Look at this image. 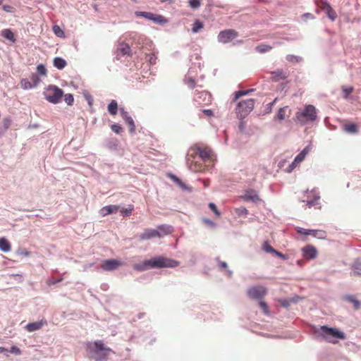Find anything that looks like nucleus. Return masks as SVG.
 Masks as SVG:
<instances>
[{"label":"nucleus","instance_id":"nucleus-1","mask_svg":"<svg viewBox=\"0 0 361 361\" xmlns=\"http://www.w3.org/2000/svg\"><path fill=\"white\" fill-rule=\"evenodd\" d=\"M212 151L208 147L197 143L190 147L187 154V161L190 169L194 172H202L204 171V166L199 162L200 159L203 162L212 159Z\"/></svg>","mask_w":361,"mask_h":361},{"label":"nucleus","instance_id":"nucleus-2","mask_svg":"<svg viewBox=\"0 0 361 361\" xmlns=\"http://www.w3.org/2000/svg\"><path fill=\"white\" fill-rule=\"evenodd\" d=\"M179 262L162 256L156 257L141 263L135 264L133 269L137 271H143L152 268L176 267Z\"/></svg>","mask_w":361,"mask_h":361},{"label":"nucleus","instance_id":"nucleus-3","mask_svg":"<svg viewBox=\"0 0 361 361\" xmlns=\"http://www.w3.org/2000/svg\"><path fill=\"white\" fill-rule=\"evenodd\" d=\"M316 334L328 342L334 344L338 342V339L343 340L345 338V335L343 332L340 331L336 328L327 326H322L319 330L316 331Z\"/></svg>","mask_w":361,"mask_h":361},{"label":"nucleus","instance_id":"nucleus-4","mask_svg":"<svg viewBox=\"0 0 361 361\" xmlns=\"http://www.w3.org/2000/svg\"><path fill=\"white\" fill-rule=\"evenodd\" d=\"M317 118L316 108L312 105H306L302 110L295 114V121L300 125H305L309 122L314 121Z\"/></svg>","mask_w":361,"mask_h":361},{"label":"nucleus","instance_id":"nucleus-5","mask_svg":"<svg viewBox=\"0 0 361 361\" xmlns=\"http://www.w3.org/2000/svg\"><path fill=\"white\" fill-rule=\"evenodd\" d=\"M47 101L53 104L59 103L63 94L62 90L55 85H49L44 92Z\"/></svg>","mask_w":361,"mask_h":361},{"label":"nucleus","instance_id":"nucleus-6","mask_svg":"<svg viewBox=\"0 0 361 361\" xmlns=\"http://www.w3.org/2000/svg\"><path fill=\"white\" fill-rule=\"evenodd\" d=\"M320 200L319 192L316 190L306 191L302 197V202H305V208H311L318 204V201Z\"/></svg>","mask_w":361,"mask_h":361},{"label":"nucleus","instance_id":"nucleus-7","mask_svg":"<svg viewBox=\"0 0 361 361\" xmlns=\"http://www.w3.org/2000/svg\"><path fill=\"white\" fill-rule=\"evenodd\" d=\"M255 105V100L249 99L242 101L238 104L236 108V113L240 116L244 117L247 116L253 109Z\"/></svg>","mask_w":361,"mask_h":361},{"label":"nucleus","instance_id":"nucleus-8","mask_svg":"<svg viewBox=\"0 0 361 361\" xmlns=\"http://www.w3.org/2000/svg\"><path fill=\"white\" fill-rule=\"evenodd\" d=\"M247 293L250 299L261 300L267 294V289L262 286H255L250 288Z\"/></svg>","mask_w":361,"mask_h":361},{"label":"nucleus","instance_id":"nucleus-9","mask_svg":"<svg viewBox=\"0 0 361 361\" xmlns=\"http://www.w3.org/2000/svg\"><path fill=\"white\" fill-rule=\"evenodd\" d=\"M93 345L95 348L93 352L98 354V356L95 357V361H102L106 359L108 355L107 353L110 352L111 349L106 347L102 341H96Z\"/></svg>","mask_w":361,"mask_h":361},{"label":"nucleus","instance_id":"nucleus-10","mask_svg":"<svg viewBox=\"0 0 361 361\" xmlns=\"http://www.w3.org/2000/svg\"><path fill=\"white\" fill-rule=\"evenodd\" d=\"M238 36L237 31L228 29L221 31L218 35V40L224 44L228 43Z\"/></svg>","mask_w":361,"mask_h":361},{"label":"nucleus","instance_id":"nucleus-11","mask_svg":"<svg viewBox=\"0 0 361 361\" xmlns=\"http://www.w3.org/2000/svg\"><path fill=\"white\" fill-rule=\"evenodd\" d=\"M296 231L299 234L305 235H310L318 239H325L326 238V232L323 230H311L297 227Z\"/></svg>","mask_w":361,"mask_h":361},{"label":"nucleus","instance_id":"nucleus-12","mask_svg":"<svg viewBox=\"0 0 361 361\" xmlns=\"http://www.w3.org/2000/svg\"><path fill=\"white\" fill-rule=\"evenodd\" d=\"M123 264L124 263L120 260L111 259L102 261L100 267L104 271H111L117 269Z\"/></svg>","mask_w":361,"mask_h":361},{"label":"nucleus","instance_id":"nucleus-13","mask_svg":"<svg viewBox=\"0 0 361 361\" xmlns=\"http://www.w3.org/2000/svg\"><path fill=\"white\" fill-rule=\"evenodd\" d=\"M135 15L138 17H143L152 20L154 23L160 24L166 23V19L164 16L161 15H156L150 12L137 11L135 12Z\"/></svg>","mask_w":361,"mask_h":361},{"label":"nucleus","instance_id":"nucleus-14","mask_svg":"<svg viewBox=\"0 0 361 361\" xmlns=\"http://www.w3.org/2000/svg\"><path fill=\"white\" fill-rule=\"evenodd\" d=\"M195 101L199 105H208L212 102V95L207 91L198 92L195 97Z\"/></svg>","mask_w":361,"mask_h":361},{"label":"nucleus","instance_id":"nucleus-15","mask_svg":"<svg viewBox=\"0 0 361 361\" xmlns=\"http://www.w3.org/2000/svg\"><path fill=\"white\" fill-rule=\"evenodd\" d=\"M320 8L324 12L326 13L328 18L332 21H334L336 19L337 14L329 3L326 1H321Z\"/></svg>","mask_w":361,"mask_h":361},{"label":"nucleus","instance_id":"nucleus-16","mask_svg":"<svg viewBox=\"0 0 361 361\" xmlns=\"http://www.w3.org/2000/svg\"><path fill=\"white\" fill-rule=\"evenodd\" d=\"M130 52L131 49L127 43L124 42H119L116 51V58L119 59L126 55L130 56Z\"/></svg>","mask_w":361,"mask_h":361},{"label":"nucleus","instance_id":"nucleus-17","mask_svg":"<svg viewBox=\"0 0 361 361\" xmlns=\"http://www.w3.org/2000/svg\"><path fill=\"white\" fill-rule=\"evenodd\" d=\"M302 256L306 259L310 260L315 259L317 255V249L310 245H308L302 248Z\"/></svg>","mask_w":361,"mask_h":361},{"label":"nucleus","instance_id":"nucleus-18","mask_svg":"<svg viewBox=\"0 0 361 361\" xmlns=\"http://www.w3.org/2000/svg\"><path fill=\"white\" fill-rule=\"evenodd\" d=\"M120 113H121V115L122 118H123V120L126 121V123H127V125L130 128V131L131 133L135 132V125L133 119L129 115L128 112L125 111L123 108H121L120 109Z\"/></svg>","mask_w":361,"mask_h":361},{"label":"nucleus","instance_id":"nucleus-19","mask_svg":"<svg viewBox=\"0 0 361 361\" xmlns=\"http://www.w3.org/2000/svg\"><path fill=\"white\" fill-rule=\"evenodd\" d=\"M160 235L156 229H145L143 233L139 235L138 238L140 240H148L154 238H158Z\"/></svg>","mask_w":361,"mask_h":361},{"label":"nucleus","instance_id":"nucleus-20","mask_svg":"<svg viewBox=\"0 0 361 361\" xmlns=\"http://www.w3.org/2000/svg\"><path fill=\"white\" fill-rule=\"evenodd\" d=\"M309 147H305L303 150L295 157L294 161L290 165V167H291L292 169L296 167L299 164H300L304 160L305 156L309 153Z\"/></svg>","mask_w":361,"mask_h":361},{"label":"nucleus","instance_id":"nucleus-21","mask_svg":"<svg viewBox=\"0 0 361 361\" xmlns=\"http://www.w3.org/2000/svg\"><path fill=\"white\" fill-rule=\"evenodd\" d=\"M47 320L42 319L39 322L28 323L26 325L25 329L27 331L32 332V331H35L42 329L44 325H47Z\"/></svg>","mask_w":361,"mask_h":361},{"label":"nucleus","instance_id":"nucleus-22","mask_svg":"<svg viewBox=\"0 0 361 361\" xmlns=\"http://www.w3.org/2000/svg\"><path fill=\"white\" fill-rule=\"evenodd\" d=\"M242 198L245 201H250L255 203L261 201V199L259 198L257 193L252 190L246 191L245 194L243 196H242Z\"/></svg>","mask_w":361,"mask_h":361},{"label":"nucleus","instance_id":"nucleus-23","mask_svg":"<svg viewBox=\"0 0 361 361\" xmlns=\"http://www.w3.org/2000/svg\"><path fill=\"white\" fill-rule=\"evenodd\" d=\"M156 230L160 235L158 238H162L164 235L172 233L173 231L172 226L166 224L158 226Z\"/></svg>","mask_w":361,"mask_h":361},{"label":"nucleus","instance_id":"nucleus-24","mask_svg":"<svg viewBox=\"0 0 361 361\" xmlns=\"http://www.w3.org/2000/svg\"><path fill=\"white\" fill-rule=\"evenodd\" d=\"M119 209H120L119 206L111 204V205L103 207L100 209L99 212L102 216H105L106 215H109V214H111L113 213H116V212L118 211Z\"/></svg>","mask_w":361,"mask_h":361},{"label":"nucleus","instance_id":"nucleus-25","mask_svg":"<svg viewBox=\"0 0 361 361\" xmlns=\"http://www.w3.org/2000/svg\"><path fill=\"white\" fill-rule=\"evenodd\" d=\"M287 78V73L283 70H277L271 73V80L274 82H278Z\"/></svg>","mask_w":361,"mask_h":361},{"label":"nucleus","instance_id":"nucleus-26","mask_svg":"<svg viewBox=\"0 0 361 361\" xmlns=\"http://www.w3.org/2000/svg\"><path fill=\"white\" fill-rule=\"evenodd\" d=\"M287 111H289V114L290 113V110L288 109V106H287L280 108L278 111L277 114L275 116V118L279 121H283L286 118V117L288 116L286 114Z\"/></svg>","mask_w":361,"mask_h":361},{"label":"nucleus","instance_id":"nucleus-27","mask_svg":"<svg viewBox=\"0 0 361 361\" xmlns=\"http://www.w3.org/2000/svg\"><path fill=\"white\" fill-rule=\"evenodd\" d=\"M343 128L348 133H357L358 132L357 125L353 123H347L343 125Z\"/></svg>","mask_w":361,"mask_h":361},{"label":"nucleus","instance_id":"nucleus-28","mask_svg":"<svg viewBox=\"0 0 361 361\" xmlns=\"http://www.w3.org/2000/svg\"><path fill=\"white\" fill-rule=\"evenodd\" d=\"M11 244L5 238H0V250L3 252H7L11 250Z\"/></svg>","mask_w":361,"mask_h":361},{"label":"nucleus","instance_id":"nucleus-29","mask_svg":"<svg viewBox=\"0 0 361 361\" xmlns=\"http://www.w3.org/2000/svg\"><path fill=\"white\" fill-rule=\"evenodd\" d=\"M1 36L4 38L14 42L16 41L15 35L10 29H4L1 31Z\"/></svg>","mask_w":361,"mask_h":361},{"label":"nucleus","instance_id":"nucleus-30","mask_svg":"<svg viewBox=\"0 0 361 361\" xmlns=\"http://www.w3.org/2000/svg\"><path fill=\"white\" fill-rule=\"evenodd\" d=\"M107 108H108V111L111 115L115 116L117 114L118 104L116 100H111V102L108 105Z\"/></svg>","mask_w":361,"mask_h":361},{"label":"nucleus","instance_id":"nucleus-31","mask_svg":"<svg viewBox=\"0 0 361 361\" xmlns=\"http://www.w3.org/2000/svg\"><path fill=\"white\" fill-rule=\"evenodd\" d=\"M345 300L353 304L355 310H359L361 307V303L353 295H346Z\"/></svg>","mask_w":361,"mask_h":361},{"label":"nucleus","instance_id":"nucleus-32","mask_svg":"<svg viewBox=\"0 0 361 361\" xmlns=\"http://www.w3.org/2000/svg\"><path fill=\"white\" fill-rule=\"evenodd\" d=\"M54 65L59 69H62L66 66V61L60 57H56L54 60Z\"/></svg>","mask_w":361,"mask_h":361},{"label":"nucleus","instance_id":"nucleus-33","mask_svg":"<svg viewBox=\"0 0 361 361\" xmlns=\"http://www.w3.org/2000/svg\"><path fill=\"white\" fill-rule=\"evenodd\" d=\"M20 87L23 89V90H29V89H32V88H34V85L31 83L30 81H29L26 78H23L20 80Z\"/></svg>","mask_w":361,"mask_h":361},{"label":"nucleus","instance_id":"nucleus-34","mask_svg":"<svg viewBox=\"0 0 361 361\" xmlns=\"http://www.w3.org/2000/svg\"><path fill=\"white\" fill-rule=\"evenodd\" d=\"M272 49V47L268 44H262L256 47V50L259 53H265Z\"/></svg>","mask_w":361,"mask_h":361},{"label":"nucleus","instance_id":"nucleus-35","mask_svg":"<svg viewBox=\"0 0 361 361\" xmlns=\"http://www.w3.org/2000/svg\"><path fill=\"white\" fill-rule=\"evenodd\" d=\"M203 28V23L200 21L199 20H195L194 22L192 27V31L194 33L198 32L200 30H201Z\"/></svg>","mask_w":361,"mask_h":361},{"label":"nucleus","instance_id":"nucleus-36","mask_svg":"<svg viewBox=\"0 0 361 361\" xmlns=\"http://www.w3.org/2000/svg\"><path fill=\"white\" fill-rule=\"evenodd\" d=\"M353 275L360 276L361 275V262H355L353 265Z\"/></svg>","mask_w":361,"mask_h":361},{"label":"nucleus","instance_id":"nucleus-37","mask_svg":"<svg viewBox=\"0 0 361 361\" xmlns=\"http://www.w3.org/2000/svg\"><path fill=\"white\" fill-rule=\"evenodd\" d=\"M262 248L264 252L272 254H274L276 250L267 241L263 243Z\"/></svg>","mask_w":361,"mask_h":361},{"label":"nucleus","instance_id":"nucleus-38","mask_svg":"<svg viewBox=\"0 0 361 361\" xmlns=\"http://www.w3.org/2000/svg\"><path fill=\"white\" fill-rule=\"evenodd\" d=\"M353 90H354V88L352 86H350V87L343 86L342 87V92L343 94V97L345 99H347L349 97V95L353 92Z\"/></svg>","mask_w":361,"mask_h":361},{"label":"nucleus","instance_id":"nucleus-39","mask_svg":"<svg viewBox=\"0 0 361 361\" xmlns=\"http://www.w3.org/2000/svg\"><path fill=\"white\" fill-rule=\"evenodd\" d=\"M134 209V207L133 205L130 204L128 206V208H123L121 210V214H123V216H130L133 211Z\"/></svg>","mask_w":361,"mask_h":361},{"label":"nucleus","instance_id":"nucleus-40","mask_svg":"<svg viewBox=\"0 0 361 361\" xmlns=\"http://www.w3.org/2000/svg\"><path fill=\"white\" fill-rule=\"evenodd\" d=\"M259 307H261V309L262 310L263 312L266 314V315H269L270 312H269V306L267 305V304L263 301L262 300H259Z\"/></svg>","mask_w":361,"mask_h":361},{"label":"nucleus","instance_id":"nucleus-41","mask_svg":"<svg viewBox=\"0 0 361 361\" xmlns=\"http://www.w3.org/2000/svg\"><path fill=\"white\" fill-rule=\"evenodd\" d=\"M252 90H240L235 92L234 102L238 100L240 97L247 94L249 92H252Z\"/></svg>","mask_w":361,"mask_h":361},{"label":"nucleus","instance_id":"nucleus-42","mask_svg":"<svg viewBox=\"0 0 361 361\" xmlns=\"http://www.w3.org/2000/svg\"><path fill=\"white\" fill-rule=\"evenodd\" d=\"M286 60L289 62H300L301 61V58L299 56L289 54L286 56Z\"/></svg>","mask_w":361,"mask_h":361},{"label":"nucleus","instance_id":"nucleus-43","mask_svg":"<svg viewBox=\"0 0 361 361\" xmlns=\"http://www.w3.org/2000/svg\"><path fill=\"white\" fill-rule=\"evenodd\" d=\"M31 83L34 85V87H35L39 83L40 79L36 73H32L31 75Z\"/></svg>","mask_w":361,"mask_h":361},{"label":"nucleus","instance_id":"nucleus-44","mask_svg":"<svg viewBox=\"0 0 361 361\" xmlns=\"http://www.w3.org/2000/svg\"><path fill=\"white\" fill-rule=\"evenodd\" d=\"M64 101L68 105H72L74 101L73 96L71 94L64 95Z\"/></svg>","mask_w":361,"mask_h":361},{"label":"nucleus","instance_id":"nucleus-45","mask_svg":"<svg viewBox=\"0 0 361 361\" xmlns=\"http://www.w3.org/2000/svg\"><path fill=\"white\" fill-rule=\"evenodd\" d=\"M189 5L192 8H197L201 5L200 0H190L189 1Z\"/></svg>","mask_w":361,"mask_h":361},{"label":"nucleus","instance_id":"nucleus-46","mask_svg":"<svg viewBox=\"0 0 361 361\" xmlns=\"http://www.w3.org/2000/svg\"><path fill=\"white\" fill-rule=\"evenodd\" d=\"M37 71L38 74L40 75H47V69L45 68L44 66L42 64H39L37 67Z\"/></svg>","mask_w":361,"mask_h":361},{"label":"nucleus","instance_id":"nucleus-47","mask_svg":"<svg viewBox=\"0 0 361 361\" xmlns=\"http://www.w3.org/2000/svg\"><path fill=\"white\" fill-rule=\"evenodd\" d=\"M53 30L56 35L58 37H62L64 35L63 31L58 25H54L53 27Z\"/></svg>","mask_w":361,"mask_h":361},{"label":"nucleus","instance_id":"nucleus-48","mask_svg":"<svg viewBox=\"0 0 361 361\" xmlns=\"http://www.w3.org/2000/svg\"><path fill=\"white\" fill-rule=\"evenodd\" d=\"M235 213L238 216L247 215L248 214V211L245 207H240L235 209Z\"/></svg>","mask_w":361,"mask_h":361},{"label":"nucleus","instance_id":"nucleus-49","mask_svg":"<svg viewBox=\"0 0 361 361\" xmlns=\"http://www.w3.org/2000/svg\"><path fill=\"white\" fill-rule=\"evenodd\" d=\"M111 129L116 133L119 134L122 132V128L118 124H112L111 126Z\"/></svg>","mask_w":361,"mask_h":361},{"label":"nucleus","instance_id":"nucleus-50","mask_svg":"<svg viewBox=\"0 0 361 361\" xmlns=\"http://www.w3.org/2000/svg\"><path fill=\"white\" fill-rule=\"evenodd\" d=\"M173 179L183 190H187L188 189V188L186 187L185 184L180 179H179V178H176L175 176L173 177Z\"/></svg>","mask_w":361,"mask_h":361},{"label":"nucleus","instance_id":"nucleus-51","mask_svg":"<svg viewBox=\"0 0 361 361\" xmlns=\"http://www.w3.org/2000/svg\"><path fill=\"white\" fill-rule=\"evenodd\" d=\"M185 83L190 89H193L195 86V81L192 78H188L185 81Z\"/></svg>","mask_w":361,"mask_h":361},{"label":"nucleus","instance_id":"nucleus-52","mask_svg":"<svg viewBox=\"0 0 361 361\" xmlns=\"http://www.w3.org/2000/svg\"><path fill=\"white\" fill-rule=\"evenodd\" d=\"M147 59L150 64H154L156 63L157 57L154 54L147 55Z\"/></svg>","mask_w":361,"mask_h":361},{"label":"nucleus","instance_id":"nucleus-53","mask_svg":"<svg viewBox=\"0 0 361 361\" xmlns=\"http://www.w3.org/2000/svg\"><path fill=\"white\" fill-rule=\"evenodd\" d=\"M209 207L214 212V213L217 216H220V212L217 209L216 205L214 203H209Z\"/></svg>","mask_w":361,"mask_h":361},{"label":"nucleus","instance_id":"nucleus-54","mask_svg":"<svg viewBox=\"0 0 361 361\" xmlns=\"http://www.w3.org/2000/svg\"><path fill=\"white\" fill-rule=\"evenodd\" d=\"M10 352L11 353H13L15 355H19L21 354V350L19 348H18L17 346H12L10 349Z\"/></svg>","mask_w":361,"mask_h":361},{"label":"nucleus","instance_id":"nucleus-55","mask_svg":"<svg viewBox=\"0 0 361 361\" xmlns=\"http://www.w3.org/2000/svg\"><path fill=\"white\" fill-rule=\"evenodd\" d=\"M274 254H275L276 256H278L279 257H280V258H281V259H283L284 260L288 259V256L287 255H286L283 254L282 252H279L277 250H275Z\"/></svg>","mask_w":361,"mask_h":361},{"label":"nucleus","instance_id":"nucleus-56","mask_svg":"<svg viewBox=\"0 0 361 361\" xmlns=\"http://www.w3.org/2000/svg\"><path fill=\"white\" fill-rule=\"evenodd\" d=\"M3 9L6 11V12H8V13H11L13 11V7L11 6H8V5H5L3 6Z\"/></svg>","mask_w":361,"mask_h":361},{"label":"nucleus","instance_id":"nucleus-57","mask_svg":"<svg viewBox=\"0 0 361 361\" xmlns=\"http://www.w3.org/2000/svg\"><path fill=\"white\" fill-rule=\"evenodd\" d=\"M202 112L208 116H213V111L211 109H204Z\"/></svg>","mask_w":361,"mask_h":361},{"label":"nucleus","instance_id":"nucleus-58","mask_svg":"<svg viewBox=\"0 0 361 361\" xmlns=\"http://www.w3.org/2000/svg\"><path fill=\"white\" fill-rule=\"evenodd\" d=\"M204 222L211 226H214L215 224L210 219H204Z\"/></svg>","mask_w":361,"mask_h":361},{"label":"nucleus","instance_id":"nucleus-59","mask_svg":"<svg viewBox=\"0 0 361 361\" xmlns=\"http://www.w3.org/2000/svg\"><path fill=\"white\" fill-rule=\"evenodd\" d=\"M219 267L221 269H226L228 267V265L225 262H220Z\"/></svg>","mask_w":361,"mask_h":361},{"label":"nucleus","instance_id":"nucleus-60","mask_svg":"<svg viewBox=\"0 0 361 361\" xmlns=\"http://www.w3.org/2000/svg\"><path fill=\"white\" fill-rule=\"evenodd\" d=\"M61 281H62V278H60L55 281H50L49 283V285H54V284H56V283L61 282Z\"/></svg>","mask_w":361,"mask_h":361},{"label":"nucleus","instance_id":"nucleus-61","mask_svg":"<svg viewBox=\"0 0 361 361\" xmlns=\"http://www.w3.org/2000/svg\"><path fill=\"white\" fill-rule=\"evenodd\" d=\"M6 351H8L6 348L4 347H0V353H5Z\"/></svg>","mask_w":361,"mask_h":361},{"label":"nucleus","instance_id":"nucleus-62","mask_svg":"<svg viewBox=\"0 0 361 361\" xmlns=\"http://www.w3.org/2000/svg\"><path fill=\"white\" fill-rule=\"evenodd\" d=\"M282 304L285 307H287L288 305V302H283Z\"/></svg>","mask_w":361,"mask_h":361},{"label":"nucleus","instance_id":"nucleus-63","mask_svg":"<svg viewBox=\"0 0 361 361\" xmlns=\"http://www.w3.org/2000/svg\"><path fill=\"white\" fill-rule=\"evenodd\" d=\"M276 99H274L272 102L269 103V104L271 106L272 105H274V104L275 103Z\"/></svg>","mask_w":361,"mask_h":361},{"label":"nucleus","instance_id":"nucleus-64","mask_svg":"<svg viewBox=\"0 0 361 361\" xmlns=\"http://www.w3.org/2000/svg\"><path fill=\"white\" fill-rule=\"evenodd\" d=\"M3 0H0V5L2 4Z\"/></svg>","mask_w":361,"mask_h":361}]
</instances>
